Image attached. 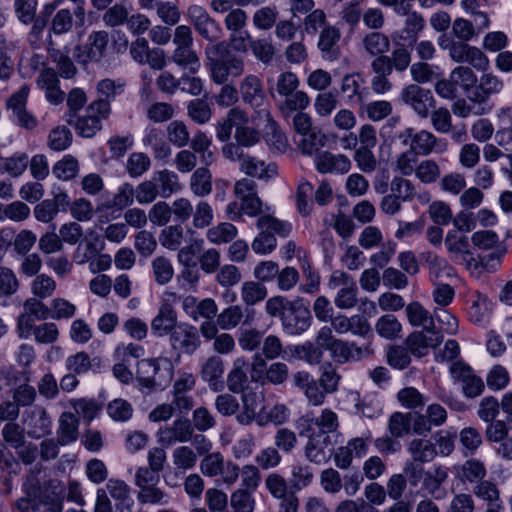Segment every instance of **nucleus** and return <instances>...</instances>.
<instances>
[{"label": "nucleus", "instance_id": "nucleus-33", "mask_svg": "<svg viewBox=\"0 0 512 512\" xmlns=\"http://www.w3.org/2000/svg\"><path fill=\"white\" fill-rule=\"evenodd\" d=\"M152 180L158 185V191L162 198H168L182 189L178 175L168 169L154 173Z\"/></svg>", "mask_w": 512, "mask_h": 512}, {"label": "nucleus", "instance_id": "nucleus-38", "mask_svg": "<svg viewBox=\"0 0 512 512\" xmlns=\"http://www.w3.org/2000/svg\"><path fill=\"white\" fill-rule=\"evenodd\" d=\"M408 451L413 461L420 463L432 461L437 454L435 445L426 439H413L409 443Z\"/></svg>", "mask_w": 512, "mask_h": 512}, {"label": "nucleus", "instance_id": "nucleus-50", "mask_svg": "<svg viewBox=\"0 0 512 512\" xmlns=\"http://www.w3.org/2000/svg\"><path fill=\"white\" fill-rule=\"evenodd\" d=\"M100 364L98 358L90 359L89 355L85 352H78L74 355L69 356L66 359V368L75 374H84L93 368L94 365Z\"/></svg>", "mask_w": 512, "mask_h": 512}, {"label": "nucleus", "instance_id": "nucleus-41", "mask_svg": "<svg viewBox=\"0 0 512 512\" xmlns=\"http://www.w3.org/2000/svg\"><path fill=\"white\" fill-rule=\"evenodd\" d=\"M78 419L71 412H64L59 419V443L68 444L77 439Z\"/></svg>", "mask_w": 512, "mask_h": 512}, {"label": "nucleus", "instance_id": "nucleus-39", "mask_svg": "<svg viewBox=\"0 0 512 512\" xmlns=\"http://www.w3.org/2000/svg\"><path fill=\"white\" fill-rule=\"evenodd\" d=\"M364 50L371 56L384 55L389 51V38L380 32H370L362 39Z\"/></svg>", "mask_w": 512, "mask_h": 512}, {"label": "nucleus", "instance_id": "nucleus-26", "mask_svg": "<svg viewBox=\"0 0 512 512\" xmlns=\"http://www.w3.org/2000/svg\"><path fill=\"white\" fill-rule=\"evenodd\" d=\"M242 411L236 415L237 421L242 425L251 424L258 411L261 410L263 395L254 391H246L242 394Z\"/></svg>", "mask_w": 512, "mask_h": 512}, {"label": "nucleus", "instance_id": "nucleus-25", "mask_svg": "<svg viewBox=\"0 0 512 512\" xmlns=\"http://www.w3.org/2000/svg\"><path fill=\"white\" fill-rule=\"evenodd\" d=\"M240 170L251 177L268 180L277 175V167L274 163L265 164L264 161L246 155L240 163Z\"/></svg>", "mask_w": 512, "mask_h": 512}, {"label": "nucleus", "instance_id": "nucleus-3", "mask_svg": "<svg viewBox=\"0 0 512 512\" xmlns=\"http://www.w3.org/2000/svg\"><path fill=\"white\" fill-rule=\"evenodd\" d=\"M192 29L187 25H180L175 28L173 44L175 49L170 60L182 69L195 74L200 69V58L193 49Z\"/></svg>", "mask_w": 512, "mask_h": 512}, {"label": "nucleus", "instance_id": "nucleus-45", "mask_svg": "<svg viewBox=\"0 0 512 512\" xmlns=\"http://www.w3.org/2000/svg\"><path fill=\"white\" fill-rule=\"evenodd\" d=\"M257 115L263 118L270 127L269 142L279 151L284 152L288 147L286 136L279 130L276 122L272 119L268 109L263 108L256 111Z\"/></svg>", "mask_w": 512, "mask_h": 512}, {"label": "nucleus", "instance_id": "nucleus-9", "mask_svg": "<svg viewBox=\"0 0 512 512\" xmlns=\"http://www.w3.org/2000/svg\"><path fill=\"white\" fill-rule=\"evenodd\" d=\"M400 97L421 118H427L430 114V109L435 107V99L432 92L417 84L406 86L402 90Z\"/></svg>", "mask_w": 512, "mask_h": 512}, {"label": "nucleus", "instance_id": "nucleus-24", "mask_svg": "<svg viewBox=\"0 0 512 512\" xmlns=\"http://www.w3.org/2000/svg\"><path fill=\"white\" fill-rule=\"evenodd\" d=\"M177 326V314L175 310L169 303H162L157 315L151 322L152 332L161 337L169 335Z\"/></svg>", "mask_w": 512, "mask_h": 512}, {"label": "nucleus", "instance_id": "nucleus-57", "mask_svg": "<svg viewBox=\"0 0 512 512\" xmlns=\"http://www.w3.org/2000/svg\"><path fill=\"white\" fill-rule=\"evenodd\" d=\"M167 138L173 145L182 148L190 142V133L182 121H172L166 128Z\"/></svg>", "mask_w": 512, "mask_h": 512}, {"label": "nucleus", "instance_id": "nucleus-16", "mask_svg": "<svg viewBox=\"0 0 512 512\" xmlns=\"http://www.w3.org/2000/svg\"><path fill=\"white\" fill-rule=\"evenodd\" d=\"M23 425L28 436L39 439L51 432V419L45 409L34 407L23 415Z\"/></svg>", "mask_w": 512, "mask_h": 512}, {"label": "nucleus", "instance_id": "nucleus-15", "mask_svg": "<svg viewBox=\"0 0 512 512\" xmlns=\"http://www.w3.org/2000/svg\"><path fill=\"white\" fill-rule=\"evenodd\" d=\"M316 170L321 174H345L351 169L350 159L343 154L322 151L314 158Z\"/></svg>", "mask_w": 512, "mask_h": 512}, {"label": "nucleus", "instance_id": "nucleus-47", "mask_svg": "<svg viewBox=\"0 0 512 512\" xmlns=\"http://www.w3.org/2000/svg\"><path fill=\"white\" fill-rule=\"evenodd\" d=\"M459 441L464 456L473 455L482 445V436L474 427L463 428L459 433Z\"/></svg>", "mask_w": 512, "mask_h": 512}, {"label": "nucleus", "instance_id": "nucleus-59", "mask_svg": "<svg viewBox=\"0 0 512 512\" xmlns=\"http://www.w3.org/2000/svg\"><path fill=\"white\" fill-rule=\"evenodd\" d=\"M191 424L193 432L198 431L202 434L206 431L213 429L216 425L214 415L204 406L196 408L192 413Z\"/></svg>", "mask_w": 512, "mask_h": 512}, {"label": "nucleus", "instance_id": "nucleus-18", "mask_svg": "<svg viewBox=\"0 0 512 512\" xmlns=\"http://www.w3.org/2000/svg\"><path fill=\"white\" fill-rule=\"evenodd\" d=\"M504 83L491 72H485L481 75L478 84L469 93V101L475 104H484L490 96L502 91Z\"/></svg>", "mask_w": 512, "mask_h": 512}, {"label": "nucleus", "instance_id": "nucleus-13", "mask_svg": "<svg viewBox=\"0 0 512 512\" xmlns=\"http://www.w3.org/2000/svg\"><path fill=\"white\" fill-rule=\"evenodd\" d=\"M169 342L178 353L193 354L200 346L201 340L195 327L180 324L169 334Z\"/></svg>", "mask_w": 512, "mask_h": 512}, {"label": "nucleus", "instance_id": "nucleus-30", "mask_svg": "<svg viewBox=\"0 0 512 512\" xmlns=\"http://www.w3.org/2000/svg\"><path fill=\"white\" fill-rule=\"evenodd\" d=\"M408 322L414 326H422L427 332H432L435 329V323L431 313L426 310L421 303L411 302L405 309Z\"/></svg>", "mask_w": 512, "mask_h": 512}, {"label": "nucleus", "instance_id": "nucleus-48", "mask_svg": "<svg viewBox=\"0 0 512 512\" xmlns=\"http://www.w3.org/2000/svg\"><path fill=\"white\" fill-rule=\"evenodd\" d=\"M249 47L254 57L265 65L270 64L276 54L274 45L266 38L250 39Z\"/></svg>", "mask_w": 512, "mask_h": 512}, {"label": "nucleus", "instance_id": "nucleus-64", "mask_svg": "<svg viewBox=\"0 0 512 512\" xmlns=\"http://www.w3.org/2000/svg\"><path fill=\"white\" fill-rule=\"evenodd\" d=\"M55 289V280L47 274L37 275L31 284L33 295L39 299H45L52 296Z\"/></svg>", "mask_w": 512, "mask_h": 512}, {"label": "nucleus", "instance_id": "nucleus-14", "mask_svg": "<svg viewBox=\"0 0 512 512\" xmlns=\"http://www.w3.org/2000/svg\"><path fill=\"white\" fill-rule=\"evenodd\" d=\"M238 93L245 104L256 110L262 109L266 100L262 80L254 74H247L240 80Z\"/></svg>", "mask_w": 512, "mask_h": 512}, {"label": "nucleus", "instance_id": "nucleus-27", "mask_svg": "<svg viewBox=\"0 0 512 512\" xmlns=\"http://www.w3.org/2000/svg\"><path fill=\"white\" fill-rule=\"evenodd\" d=\"M362 79L359 74H347L341 83V93L347 98L348 103L363 106L365 88H361Z\"/></svg>", "mask_w": 512, "mask_h": 512}, {"label": "nucleus", "instance_id": "nucleus-53", "mask_svg": "<svg viewBox=\"0 0 512 512\" xmlns=\"http://www.w3.org/2000/svg\"><path fill=\"white\" fill-rule=\"evenodd\" d=\"M244 318L241 306L232 305L222 310L217 315V325L223 330H231L237 327Z\"/></svg>", "mask_w": 512, "mask_h": 512}, {"label": "nucleus", "instance_id": "nucleus-51", "mask_svg": "<svg viewBox=\"0 0 512 512\" xmlns=\"http://www.w3.org/2000/svg\"><path fill=\"white\" fill-rule=\"evenodd\" d=\"M267 296V289L264 285L255 281H246L241 287V299L248 305L252 306L264 300Z\"/></svg>", "mask_w": 512, "mask_h": 512}, {"label": "nucleus", "instance_id": "nucleus-22", "mask_svg": "<svg viewBox=\"0 0 512 512\" xmlns=\"http://www.w3.org/2000/svg\"><path fill=\"white\" fill-rule=\"evenodd\" d=\"M426 336L422 331H414L406 339L409 352L416 357H423L428 353L429 348L437 347L443 340L442 336L433 329Z\"/></svg>", "mask_w": 512, "mask_h": 512}, {"label": "nucleus", "instance_id": "nucleus-42", "mask_svg": "<svg viewBox=\"0 0 512 512\" xmlns=\"http://www.w3.org/2000/svg\"><path fill=\"white\" fill-rule=\"evenodd\" d=\"M198 455L195 448L182 445L173 450L172 461L177 469L187 471L195 467Z\"/></svg>", "mask_w": 512, "mask_h": 512}, {"label": "nucleus", "instance_id": "nucleus-8", "mask_svg": "<svg viewBox=\"0 0 512 512\" xmlns=\"http://www.w3.org/2000/svg\"><path fill=\"white\" fill-rule=\"evenodd\" d=\"M444 245L452 261L470 268L474 262L469 239L465 233L449 230L444 238Z\"/></svg>", "mask_w": 512, "mask_h": 512}, {"label": "nucleus", "instance_id": "nucleus-63", "mask_svg": "<svg viewBox=\"0 0 512 512\" xmlns=\"http://www.w3.org/2000/svg\"><path fill=\"white\" fill-rule=\"evenodd\" d=\"M327 137L321 131L312 129L307 134H303L299 147L303 154L311 155L324 147Z\"/></svg>", "mask_w": 512, "mask_h": 512}, {"label": "nucleus", "instance_id": "nucleus-62", "mask_svg": "<svg viewBox=\"0 0 512 512\" xmlns=\"http://www.w3.org/2000/svg\"><path fill=\"white\" fill-rule=\"evenodd\" d=\"M192 224L196 229L207 228L213 221L214 214L212 206L207 201H199L193 207Z\"/></svg>", "mask_w": 512, "mask_h": 512}, {"label": "nucleus", "instance_id": "nucleus-2", "mask_svg": "<svg viewBox=\"0 0 512 512\" xmlns=\"http://www.w3.org/2000/svg\"><path fill=\"white\" fill-rule=\"evenodd\" d=\"M157 442L162 447H170L176 443L191 442L199 454L211 451L212 442L203 434H195L191 421L179 418L170 425L162 426L156 433Z\"/></svg>", "mask_w": 512, "mask_h": 512}, {"label": "nucleus", "instance_id": "nucleus-40", "mask_svg": "<svg viewBox=\"0 0 512 512\" xmlns=\"http://www.w3.org/2000/svg\"><path fill=\"white\" fill-rule=\"evenodd\" d=\"M47 50L52 62L55 63L63 78L69 79L76 74L77 69L67 53L54 48L52 42H49Z\"/></svg>", "mask_w": 512, "mask_h": 512}, {"label": "nucleus", "instance_id": "nucleus-12", "mask_svg": "<svg viewBox=\"0 0 512 512\" xmlns=\"http://www.w3.org/2000/svg\"><path fill=\"white\" fill-rule=\"evenodd\" d=\"M234 196L244 203L249 217H256L262 213L263 203L258 197L257 185L254 180L242 178L237 180L233 187Z\"/></svg>", "mask_w": 512, "mask_h": 512}, {"label": "nucleus", "instance_id": "nucleus-46", "mask_svg": "<svg viewBox=\"0 0 512 512\" xmlns=\"http://www.w3.org/2000/svg\"><path fill=\"white\" fill-rule=\"evenodd\" d=\"M203 456L200 461V471L207 477H216L221 473L223 464L225 463L224 456L221 452H210L199 454Z\"/></svg>", "mask_w": 512, "mask_h": 512}, {"label": "nucleus", "instance_id": "nucleus-29", "mask_svg": "<svg viewBox=\"0 0 512 512\" xmlns=\"http://www.w3.org/2000/svg\"><path fill=\"white\" fill-rule=\"evenodd\" d=\"M329 444V435L315 434L311 436L305 446L306 457L309 461L317 464L326 462L329 457L326 452Z\"/></svg>", "mask_w": 512, "mask_h": 512}, {"label": "nucleus", "instance_id": "nucleus-52", "mask_svg": "<svg viewBox=\"0 0 512 512\" xmlns=\"http://www.w3.org/2000/svg\"><path fill=\"white\" fill-rule=\"evenodd\" d=\"M184 241V229L180 224L170 225L164 228L160 234V242L163 247L171 251L180 249Z\"/></svg>", "mask_w": 512, "mask_h": 512}, {"label": "nucleus", "instance_id": "nucleus-35", "mask_svg": "<svg viewBox=\"0 0 512 512\" xmlns=\"http://www.w3.org/2000/svg\"><path fill=\"white\" fill-rule=\"evenodd\" d=\"M284 98V101L279 104V110L286 118L295 112H303L310 105L309 96L301 90H296Z\"/></svg>", "mask_w": 512, "mask_h": 512}, {"label": "nucleus", "instance_id": "nucleus-28", "mask_svg": "<svg viewBox=\"0 0 512 512\" xmlns=\"http://www.w3.org/2000/svg\"><path fill=\"white\" fill-rule=\"evenodd\" d=\"M189 188L193 195L204 198L213 189L212 173L206 167L195 169L190 177Z\"/></svg>", "mask_w": 512, "mask_h": 512}, {"label": "nucleus", "instance_id": "nucleus-54", "mask_svg": "<svg viewBox=\"0 0 512 512\" xmlns=\"http://www.w3.org/2000/svg\"><path fill=\"white\" fill-rule=\"evenodd\" d=\"M415 176L424 184L435 183L441 176V168L436 161L426 159L418 163Z\"/></svg>", "mask_w": 512, "mask_h": 512}, {"label": "nucleus", "instance_id": "nucleus-6", "mask_svg": "<svg viewBox=\"0 0 512 512\" xmlns=\"http://www.w3.org/2000/svg\"><path fill=\"white\" fill-rule=\"evenodd\" d=\"M161 358L142 359L137 365V379L142 389L152 391L164 387L170 381V369L161 371Z\"/></svg>", "mask_w": 512, "mask_h": 512}, {"label": "nucleus", "instance_id": "nucleus-4", "mask_svg": "<svg viewBox=\"0 0 512 512\" xmlns=\"http://www.w3.org/2000/svg\"><path fill=\"white\" fill-rule=\"evenodd\" d=\"M109 115L106 103L91 102L86 108L84 116H77L75 113L68 114L67 122L74 126L82 137L90 138L101 130V120L107 119Z\"/></svg>", "mask_w": 512, "mask_h": 512}, {"label": "nucleus", "instance_id": "nucleus-43", "mask_svg": "<svg viewBox=\"0 0 512 512\" xmlns=\"http://www.w3.org/2000/svg\"><path fill=\"white\" fill-rule=\"evenodd\" d=\"M339 39L340 32L335 27H327L320 33L318 46L324 53L325 58L333 60L337 57V42Z\"/></svg>", "mask_w": 512, "mask_h": 512}, {"label": "nucleus", "instance_id": "nucleus-37", "mask_svg": "<svg viewBox=\"0 0 512 512\" xmlns=\"http://www.w3.org/2000/svg\"><path fill=\"white\" fill-rule=\"evenodd\" d=\"M238 234L237 227L229 222L218 223L210 227L206 232L208 241L215 245L231 242Z\"/></svg>", "mask_w": 512, "mask_h": 512}, {"label": "nucleus", "instance_id": "nucleus-11", "mask_svg": "<svg viewBox=\"0 0 512 512\" xmlns=\"http://www.w3.org/2000/svg\"><path fill=\"white\" fill-rule=\"evenodd\" d=\"M29 95L28 86H22L7 101L8 110L11 111L16 124L26 130H33L38 125V120L26 109Z\"/></svg>", "mask_w": 512, "mask_h": 512}, {"label": "nucleus", "instance_id": "nucleus-21", "mask_svg": "<svg viewBox=\"0 0 512 512\" xmlns=\"http://www.w3.org/2000/svg\"><path fill=\"white\" fill-rule=\"evenodd\" d=\"M225 366L223 360L216 355L208 357L201 367V378L215 392L224 388L223 375Z\"/></svg>", "mask_w": 512, "mask_h": 512}, {"label": "nucleus", "instance_id": "nucleus-31", "mask_svg": "<svg viewBox=\"0 0 512 512\" xmlns=\"http://www.w3.org/2000/svg\"><path fill=\"white\" fill-rule=\"evenodd\" d=\"M248 361L244 357H238L233 361V366L227 375V387L233 393L243 392L248 382L246 370Z\"/></svg>", "mask_w": 512, "mask_h": 512}, {"label": "nucleus", "instance_id": "nucleus-34", "mask_svg": "<svg viewBox=\"0 0 512 512\" xmlns=\"http://www.w3.org/2000/svg\"><path fill=\"white\" fill-rule=\"evenodd\" d=\"M472 492L486 506L502 507L503 502L500 497V490L495 482L483 480L473 486Z\"/></svg>", "mask_w": 512, "mask_h": 512}, {"label": "nucleus", "instance_id": "nucleus-44", "mask_svg": "<svg viewBox=\"0 0 512 512\" xmlns=\"http://www.w3.org/2000/svg\"><path fill=\"white\" fill-rule=\"evenodd\" d=\"M402 325L393 314L381 316L375 323V331L380 337L388 340L397 338L401 332Z\"/></svg>", "mask_w": 512, "mask_h": 512}, {"label": "nucleus", "instance_id": "nucleus-10", "mask_svg": "<svg viewBox=\"0 0 512 512\" xmlns=\"http://www.w3.org/2000/svg\"><path fill=\"white\" fill-rule=\"evenodd\" d=\"M311 313L300 300L291 301L281 321L283 329L291 335H299L310 326Z\"/></svg>", "mask_w": 512, "mask_h": 512}, {"label": "nucleus", "instance_id": "nucleus-61", "mask_svg": "<svg viewBox=\"0 0 512 512\" xmlns=\"http://www.w3.org/2000/svg\"><path fill=\"white\" fill-rule=\"evenodd\" d=\"M29 156L25 152H16L3 160L4 170L12 177L21 176L27 169Z\"/></svg>", "mask_w": 512, "mask_h": 512}, {"label": "nucleus", "instance_id": "nucleus-49", "mask_svg": "<svg viewBox=\"0 0 512 512\" xmlns=\"http://www.w3.org/2000/svg\"><path fill=\"white\" fill-rule=\"evenodd\" d=\"M450 78L455 82L456 86H460L469 99V93L476 86L477 78L471 68L467 66H458L450 73Z\"/></svg>", "mask_w": 512, "mask_h": 512}, {"label": "nucleus", "instance_id": "nucleus-17", "mask_svg": "<svg viewBox=\"0 0 512 512\" xmlns=\"http://www.w3.org/2000/svg\"><path fill=\"white\" fill-rule=\"evenodd\" d=\"M454 473L457 480L463 484L477 485L485 480L487 468L484 462L478 458H468L463 463L454 466Z\"/></svg>", "mask_w": 512, "mask_h": 512}, {"label": "nucleus", "instance_id": "nucleus-56", "mask_svg": "<svg viewBox=\"0 0 512 512\" xmlns=\"http://www.w3.org/2000/svg\"><path fill=\"white\" fill-rule=\"evenodd\" d=\"M138 489L137 500L141 504L164 505L168 502V495L157 484Z\"/></svg>", "mask_w": 512, "mask_h": 512}, {"label": "nucleus", "instance_id": "nucleus-60", "mask_svg": "<svg viewBox=\"0 0 512 512\" xmlns=\"http://www.w3.org/2000/svg\"><path fill=\"white\" fill-rule=\"evenodd\" d=\"M151 266L155 281L158 284L164 285L173 278L174 269L168 258L158 256L152 260Z\"/></svg>", "mask_w": 512, "mask_h": 512}, {"label": "nucleus", "instance_id": "nucleus-1", "mask_svg": "<svg viewBox=\"0 0 512 512\" xmlns=\"http://www.w3.org/2000/svg\"><path fill=\"white\" fill-rule=\"evenodd\" d=\"M205 64L215 84H225L230 76L244 73V60L231 53L225 42H215L205 48Z\"/></svg>", "mask_w": 512, "mask_h": 512}, {"label": "nucleus", "instance_id": "nucleus-5", "mask_svg": "<svg viewBox=\"0 0 512 512\" xmlns=\"http://www.w3.org/2000/svg\"><path fill=\"white\" fill-rule=\"evenodd\" d=\"M396 139L403 147H408L418 156L430 155L438 143V138L432 132L428 130L416 132L412 127H406L398 132Z\"/></svg>", "mask_w": 512, "mask_h": 512}, {"label": "nucleus", "instance_id": "nucleus-58", "mask_svg": "<svg viewBox=\"0 0 512 512\" xmlns=\"http://www.w3.org/2000/svg\"><path fill=\"white\" fill-rule=\"evenodd\" d=\"M53 174L61 180L67 181L75 178L79 172V163L71 155L64 156L53 166Z\"/></svg>", "mask_w": 512, "mask_h": 512}, {"label": "nucleus", "instance_id": "nucleus-55", "mask_svg": "<svg viewBox=\"0 0 512 512\" xmlns=\"http://www.w3.org/2000/svg\"><path fill=\"white\" fill-rule=\"evenodd\" d=\"M74 11L68 8L60 9L53 16L50 24V32L55 35H62L70 32L73 28Z\"/></svg>", "mask_w": 512, "mask_h": 512}, {"label": "nucleus", "instance_id": "nucleus-20", "mask_svg": "<svg viewBox=\"0 0 512 512\" xmlns=\"http://www.w3.org/2000/svg\"><path fill=\"white\" fill-rule=\"evenodd\" d=\"M109 43V34L106 31L92 32L88 37V42L84 47L83 54H75L77 60L81 63L88 61H100L106 54L107 46Z\"/></svg>", "mask_w": 512, "mask_h": 512}, {"label": "nucleus", "instance_id": "nucleus-7", "mask_svg": "<svg viewBox=\"0 0 512 512\" xmlns=\"http://www.w3.org/2000/svg\"><path fill=\"white\" fill-rule=\"evenodd\" d=\"M187 16L196 32L210 43H215L221 36L219 24L209 15L207 10L197 4L190 5Z\"/></svg>", "mask_w": 512, "mask_h": 512}, {"label": "nucleus", "instance_id": "nucleus-36", "mask_svg": "<svg viewBox=\"0 0 512 512\" xmlns=\"http://www.w3.org/2000/svg\"><path fill=\"white\" fill-rule=\"evenodd\" d=\"M258 216L256 227L260 232L286 237L291 231V225L288 222L280 221L269 214Z\"/></svg>", "mask_w": 512, "mask_h": 512}, {"label": "nucleus", "instance_id": "nucleus-19", "mask_svg": "<svg viewBox=\"0 0 512 512\" xmlns=\"http://www.w3.org/2000/svg\"><path fill=\"white\" fill-rule=\"evenodd\" d=\"M329 351L332 358L340 363L358 361L364 357L371 356L374 352L370 345L359 347L355 343L345 342L340 339L332 344Z\"/></svg>", "mask_w": 512, "mask_h": 512}, {"label": "nucleus", "instance_id": "nucleus-32", "mask_svg": "<svg viewBox=\"0 0 512 512\" xmlns=\"http://www.w3.org/2000/svg\"><path fill=\"white\" fill-rule=\"evenodd\" d=\"M125 88V82L122 80L102 79L96 85L98 98L94 102H104L107 104L109 114L111 113V101L122 94Z\"/></svg>", "mask_w": 512, "mask_h": 512}, {"label": "nucleus", "instance_id": "nucleus-23", "mask_svg": "<svg viewBox=\"0 0 512 512\" xmlns=\"http://www.w3.org/2000/svg\"><path fill=\"white\" fill-rule=\"evenodd\" d=\"M37 86L44 91L46 99L54 105L64 100L65 93L59 87V79L56 72L52 68L42 70L37 79Z\"/></svg>", "mask_w": 512, "mask_h": 512}]
</instances>
